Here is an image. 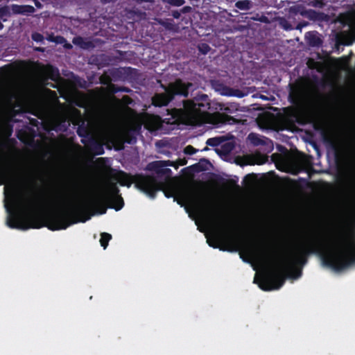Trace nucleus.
<instances>
[{
  "instance_id": "obj_1",
  "label": "nucleus",
  "mask_w": 355,
  "mask_h": 355,
  "mask_svg": "<svg viewBox=\"0 0 355 355\" xmlns=\"http://www.w3.org/2000/svg\"><path fill=\"white\" fill-rule=\"evenodd\" d=\"M341 244V237L335 238L330 243L320 236H311L261 277L260 288L265 291L277 290L284 285L289 273L296 271L300 276L311 254L319 256L324 266L336 271L345 269L355 263V247L349 243L343 248Z\"/></svg>"
},
{
  "instance_id": "obj_2",
  "label": "nucleus",
  "mask_w": 355,
  "mask_h": 355,
  "mask_svg": "<svg viewBox=\"0 0 355 355\" xmlns=\"http://www.w3.org/2000/svg\"><path fill=\"white\" fill-rule=\"evenodd\" d=\"M68 196L66 192H58L55 196L56 202H67L69 206L67 209L44 215L33 214L26 220L18 210L20 207V201L17 194L13 192L10 196L11 205L5 204L6 211L9 214L7 225L10 228L23 230L46 227L51 231H56L66 230L71 225L79 222L85 223L94 214H89L91 207L89 206L80 202H69Z\"/></svg>"
},
{
  "instance_id": "obj_3",
  "label": "nucleus",
  "mask_w": 355,
  "mask_h": 355,
  "mask_svg": "<svg viewBox=\"0 0 355 355\" xmlns=\"http://www.w3.org/2000/svg\"><path fill=\"white\" fill-rule=\"evenodd\" d=\"M174 199L181 206L187 205L205 212L219 223L225 222L223 216L214 204L210 196L193 186L180 188L176 191Z\"/></svg>"
},
{
  "instance_id": "obj_4",
  "label": "nucleus",
  "mask_w": 355,
  "mask_h": 355,
  "mask_svg": "<svg viewBox=\"0 0 355 355\" xmlns=\"http://www.w3.org/2000/svg\"><path fill=\"white\" fill-rule=\"evenodd\" d=\"M208 96L202 94L200 98L193 100H184L183 107L166 109L163 113L162 121L169 125L186 123L192 119L203 116L209 109V103L207 102Z\"/></svg>"
},
{
  "instance_id": "obj_5",
  "label": "nucleus",
  "mask_w": 355,
  "mask_h": 355,
  "mask_svg": "<svg viewBox=\"0 0 355 355\" xmlns=\"http://www.w3.org/2000/svg\"><path fill=\"white\" fill-rule=\"evenodd\" d=\"M119 192L116 183H107L92 202L91 207L101 215L105 214L107 208L121 210L124 206V201Z\"/></svg>"
},
{
  "instance_id": "obj_6",
  "label": "nucleus",
  "mask_w": 355,
  "mask_h": 355,
  "mask_svg": "<svg viewBox=\"0 0 355 355\" xmlns=\"http://www.w3.org/2000/svg\"><path fill=\"white\" fill-rule=\"evenodd\" d=\"M113 179L118 181L121 186L130 187L133 182L135 187L146 193L151 198H154L156 193L162 190L163 184L157 181V178L152 175H137L131 180L130 176L124 171H119L112 176Z\"/></svg>"
},
{
  "instance_id": "obj_7",
  "label": "nucleus",
  "mask_w": 355,
  "mask_h": 355,
  "mask_svg": "<svg viewBox=\"0 0 355 355\" xmlns=\"http://www.w3.org/2000/svg\"><path fill=\"white\" fill-rule=\"evenodd\" d=\"M190 83L186 84L182 80L178 79L168 86L162 85L164 89L163 93H157L152 97V104L155 107L166 106L175 96L187 97Z\"/></svg>"
},
{
  "instance_id": "obj_8",
  "label": "nucleus",
  "mask_w": 355,
  "mask_h": 355,
  "mask_svg": "<svg viewBox=\"0 0 355 355\" xmlns=\"http://www.w3.org/2000/svg\"><path fill=\"white\" fill-rule=\"evenodd\" d=\"M288 99L290 102L296 106L304 105L308 98L306 88L300 83L290 85Z\"/></svg>"
},
{
  "instance_id": "obj_9",
  "label": "nucleus",
  "mask_w": 355,
  "mask_h": 355,
  "mask_svg": "<svg viewBox=\"0 0 355 355\" xmlns=\"http://www.w3.org/2000/svg\"><path fill=\"white\" fill-rule=\"evenodd\" d=\"M168 166H173L171 161H155L149 163L147 169L154 171L157 176H168L171 173V170L166 168Z\"/></svg>"
},
{
  "instance_id": "obj_10",
  "label": "nucleus",
  "mask_w": 355,
  "mask_h": 355,
  "mask_svg": "<svg viewBox=\"0 0 355 355\" xmlns=\"http://www.w3.org/2000/svg\"><path fill=\"white\" fill-rule=\"evenodd\" d=\"M241 258L243 261L249 263L250 259H257L261 260H268L269 256L266 254H259L257 251L250 245H243V250L239 253Z\"/></svg>"
},
{
  "instance_id": "obj_11",
  "label": "nucleus",
  "mask_w": 355,
  "mask_h": 355,
  "mask_svg": "<svg viewBox=\"0 0 355 355\" xmlns=\"http://www.w3.org/2000/svg\"><path fill=\"white\" fill-rule=\"evenodd\" d=\"M69 126L67 116L64 114H58L53 120L51 129L56 132H66Z\"/></svg>"
},
{
  "instance_id": "obj_12",
  "label": "nucleus",
  "mask_w": 355,
  "mask_h": 355,
  "mask_svg": "<svg viewBox=\"0 0 355 355\" xmlns=\"http://www.w3.org/2000/svg\"><path fill=\"white\" fill-rule=\"evenodd\" d=\"M293 10L310 20L319 21L322 19L323 13L314 10H306L302 5L295 6Z\"/></svg>"
},
{
  "instance_id": "obj_13",
  "label": "nucleus",
  "mask_w": 355,
  "mask_h": 355,
  "mask_svg": "<svg viewBox=\"0 0 355 355\" xmlns=\"http://www.w3.org/2000/svg\"><path fill=\"white\" fill-rule=\"evenodd\" d=\"M13 172V165L10 162H7L0 168V180L2 181L0 184H3L10 180Z\"/></svg>"
},
{
  "instance_id": "obj_14",
  "label": "nucleus",
  "mask_w": 355,
  "mask_h": 355,
  "mask_svg": "<svg viewBox=\"0 0 355 355\" xmlns=\"http://www.w3.org/2000/svg\"><path fill=\"white\" fill-rule=\"evenodd\" d=\"M11 10L13 14L17 15H25V14H31L35 12V8L33 6L30 5H17L13 4L11 6Z\"/></svg>"
},
{
  "instance_id": "obj_15",
  "label": "nucleus",
  "mask_w": 355,
  "mask_h": 355,
  "mask_svg": "<svg viewBox=\"0 0 355 355\" xmlns=\"http://www.w3.org/2000/svg\"><path fill=\"white\" fill-rule=\"evenodd\" d=\"M305 37L307 44L312 47H319L322 44V40L317 32H308L306 33Z\"/></svg>"
},
{
  "instance_id": "obj_16",
  "label": "nucleus",
  "mask_w": 355,
  "mask_h": 355,
  "mask_svg": "<svg viewBox=\"0 0 355 355\" xmlns=\"http://www.w3.org/2000/svg\"><path fill=\"white\" fill-rule=\"evenodd\" d=\"M87 149L95 155H101L105 153L103 144L96 138L90 140V146Z\"/></svg>"
},
{
  "instance_id": "obj_17",
  "label": "nucleus",
  "mask_w": 355,
  "mask_h": 355,
  "mask_svg": "<svg viewBox=\"0 0 355 355\" xmlns=\"http://www.w3.org/2000/svg\"><path fill=\"white\" fill-rule=\"evenodd\" d=\"M254 3L251 0H239L235 3V7L242 11H248L253 8Z\"/></svg>"
},
{
  "instance_id": "obj_18",
  "label": "nucleus",
  "mask_w": 355,
  "mask_h": 355,
  "mask_svg": "<svg viewBox=\"0 0 355 355\" xmlns=\"http://www.w3.org/2000/svg\"><path fill=\"white\" fill-rule=\"evenodd\" d=\"M76 132L80 137H85L92 132V130L88 124H86L85 121H83L82 123L78 125Z\"/></svg>"
},
{
  "instance_id": "obj_19",
  "label": "nucleus",
  "mask_w": 355,
  "mask_h": 355,
  "mask_svg": "<svg viewBox=\"0 0 355 355\" xmlns=\"http://www.w3.org/2000/svg\"><path fill=\"white\" fill-rule=\"evenodd\" d=\"M73 44L78 45L83 49H87L91 46L90 42H85L81 37H75L73 40Z\"/></svg>"
},
{
  "instance_id": "obj_20",
  "label": "nucleus",
  "mask_w": 355,
  "mask_h": 355,
  "mask_svg": "<svg viewBox=\"0 0 355 355\" xmlns=\"http://www.w3.org/2000/svg\"><path fill=\"white\" fill-rule=\"evenodd\" d=\"M111 239H112L111 234L106 233V232H103L101 234V239H100V243H101V246L104 249H105L107 247L108 243Z\"/></svg>"
},
{
  "instance_id": "obj_21",
  "label": "nucleus",
  "mask_w": 355,
  "mask_h": 355,
  "mask_svg": "<svg viewBox=\"0 0 355 355\" xmlns=\"http://www.w3.org/2000/svg\"><path fill=\"white\" fill-rule=\"evenodd\" d=\"M300 1L315 8H321L324 5L322 0H300Z\"/></svg>"
},
{
  "instance_id": "obj_22",
  "label": "nucleus",
  "mask_w": 355,
  "mask_h": 355,
  "mask_svg": "<svg viewBox=\"0 0 355 355\" xmlns=\"http://www.w3.org/2000/svg\"><path fill=\"white\" fill-rule=\"evenodd\" d=\"M10 16V10L8 6H4L0 8V19L3 21H7V18Z\"/></svg>"
},
{
  "instance_id": "obj_23",
  "label": "nucleus",
  "mask_w": 355,
  "mask_h": 355,
  "mask_svg": "<svg viewBox=\"0 0 355 355\" xmlns=\"http://www.w3.org/2000/svg\"><path fill=\"white\" fill-rule=\"evenodd\" d=\"M297 118V114H296L295 112L293 110H291V111H289L288 112H287L284 117V121L286 122L291 123V124H294L295 120H296Z\"/></svg>"
},
{
  "instance_id": "obj_24",
  "label": "nucleus",
  "mask_w": 355,
  "mask_h": 355,
  "mask_svg": "<svg viewBox=\"0 0 355 355\" xmlns=\"http://www.w3.org/2000/svg\"><path fill=\"white\" fill-rule=\"evenodd\" d=\"M222 141L220 137H212L207 140L206 144L211 147H216L221 144Z\"/></svg>"
},
{
  "instance_id": "obj_25",
  "label": "nucleus",
  "mask_w": 355,
  "mask_h": 355,
  "mask_svg": "<svg viewBox=\"0 0 355 355\" xmlns=\"http://www.w3.org/2000/svg\"><path fill=\"white\" fill-rule=\"evenodd\" d=\"M129 13L134 16L137 17L140 19H145L146 17V13L145 12L135 8L130 10L129 11Z\"/></svg>"
},
{
  "instance_id": "obj_26",
  "label": "nucleus",
  "mask_w": 355,
  "mask_h": 355,
  "mask_svg": "<svg viewBox=\"0 0 355 355\" xmlns=\"http://www.w3.org/2000/svg\"><path fill=\"white\" fill-rule=\"evenodd\" d=\"M162 3H167L175 7H180L185 3L184 0H161Z\"/></svg>"
},
{
  "instance_id": "obj_27",
  "label": "nucleus",
  "mask_w": 355,
  "mask_h": 355,
  "mask_svg": "<svg viewBox=\"0 0 355 355\" xmlns=\"http://www.w3.org/2000/svg\"><path fill=\"white\" fill-rule=\"evenodd\" d=\"M198 49L203 55L207 54L211 50V47L207 43H200L198 45Z\"/></svg>"
},
{
  "instance_id": "obj_28",
  "label": "nucleus",
  "mask_w": 355,
  "mask_h": 355,
  "mask_svg": "<svg viewBox=\"0 0 355 355\" xmlns=\"http://www.w3.org/2000/svg\"><path fill=\"white\" fill-rule=\"evenodd\" d=\"M248 139L251 141V142L254 146H259V145L263 144V141H262L261 139H260L257 135H255L254 133H250L248 135Z\"/></svg>"
},
{
  "instance_id": "obj_29",
  "label": "nucleus",
  "mask_w": 355,
  "mask_h": 355,
  "mask_svg": "<svg viewBox=\"0 0 355 355\" xmlns=\"http://www.w3.org/2000/svg\"><path fill=\"white\" fill-rule=\"evenodd\" d=\"M110 89L113 94H116L119 92H129L130 89L125 87H118L115 85H111L110 86Z\"/></svg>"
},
{
  "instance_id": "obj_30",
  "label": "nucleus",
  "mask_w": 355,
  "mask_h": 355,
  "mask_svg": "<svg viewBox=\"0 0 355 355\" xmlns=\"http://www.w3.org/2000/svg\"><path fill=\"white\" fill-rule=\"evenodd\" d=\"M96 137L93 135L92 132L89 133L88 136L85 137H81V143L83 144L87 148L90 146V140L95 139Z\"/></svg>"
},
{
  "instance_id": "obj_31",
  "label": "nucleus",
  "mask_w": 355,
  "mask_h": 355,
  "mask_svg": "<svg viewBox=\"0 0 355 355\" xmlns=\"http://www.w3.org/2000/svg\"><path fill=\"white\" fill-rule=\"evenodd\" d=\"M31 38L36 42H42L44 41V36L40 33L35 32L32 33Z\"/></svg>"
},
{
  "instance_id": "obj_32",
  "label": "nucleus",
  "mask_w": 355,
  "mask_h": 355,
  "mask_svg": "<svg viewBox=\"0 0 355 355\" xmlns=\"http://www.w3.org/2000/svg\"><path fill=\"white\" fill-rule=\"evenodd\" d=\"M234 148V145L232 143H226L222 146V150L224 153H230Z\"/></svg>"
},
{
  "instance_id": "obj_33",
  "label": "nucleus",
  "mask_w": 355,
  "mask_h": 355,
  "mask_svg": "<svg viewBox=\"0 0 355 355\" xmlns=\"http://www.w3.org/2000/svg\"><path fill=\"white\" fill-rule=\"evenodd\" d=\"M353 42H345V41H342L339 39H338L336 40V45H335V48L337 49V51L339 52L340 51V46H343V45H347V46H349V45H351L352 44Z\"/></svg>"
},
{
  "instance_id": "obj_34",
  "label": "nucleus",
  "mask_w": 355,
  "mask_h": 355,
  "mask_svg": "<svg viewBox=\"0 0 355 355\" xmlns=\"http://www.w3.org/2000/svg\"><path fill=\"white\" fill-rule=\"evenodd\" d=\"M197 152V150L192 146L189 145L184 148V153L187 155H193Z\"/></svg>"
},
{
  "instance_id": "obj_35",
  "label": "nucleus",
  "mask_w": 355,
  "mask_h": 355,
  "mask_svg": "<svg viewBox=\"0 0 355 355\" xmlns=\"http://www.w3.org/2000/svg\"><path fill=\"white\" fill-rule=\"evenodd\" d=\"M225 90H228L229 92H225V93H223V94H225V95H228V96H239V97H241L242 95H239V94H235L234 92H239L238 90H234L232 89H230L229 87H225Z\"/></svg>"
},
{
  "instance_id": "obj_36",
  "label": "nucleus",
  "mask_w": 355,
  "mask_h": 355,
  "mask_svg": "<svg viewBox=\"0 0 355 355\" xmlns=\"http://www.w3.org/2000/svg\"><path fill=\"white\" fill-rule=\"evenodd\" d=\"M182 14L191 13L193 12V8L189 6H186L180 9Z\"/></svg>"
},
{
  "instance_id": "obj_37",
  "label": "nucleus",
  "mask_w": 355,
  "mask_h": 355,
  "mask_svg": "<svg viewBox=\"0 0 355 355\" xmlns=\"http://www.w3.org/2000/svg\"><path fill=\"white\" fill-rule=\"evenodd\" d=\"M181 11L180 10H172L171 11V15L174 18V19H178L180 18L181 17Z\"/></svg>"
},
{
  "instance_id": "obj_38",
  "label": "nucleus",
  "mask_w": 355,
  "mask_h": 355,
  "mask_svg": "<svg viewBox=\"0 0 355 355\" xmlns=\"http://www.w3.org/2000/svg\"><path fill=\"white\" fill-rule=\"evenodd\" d=\"M49 40L50 41H53V42L62 43V42L63 40H64V38L63 37H62V36H57L55 38H53V37H50V38Z\"/></svg>"
},
{
  "instance_id": "obj_39",
  "label": "nucleus",
  "mask_w": 355,
  "mask_h": 355,
  "mask_svg": "<svg viewBox=\"0 0 355 355\" xmlns=\"http://www.w3.org/2000/svg\"><path fill=\"white\" fill-rule=\"evenodd\" d=\"M191 167L196 170L197 172H200L204 170V168L200 166L199 163L195 164L191 166Z\"/></svg>"
},
{
  "instance_id": "obj_40",
  "label": "nucleus",
  "mask_w": 355,
  "mask_h": 355,
  "mask_svg": "<svg viewBox=\"0 0 355 355\" xmlns=\"http://www.w3.org/2000/svg\"><path fill=\"white\" fill-rule=\"evenodd\" d=\"M133 1L137 4H141L142 3H155V0H133Z\"/></svg>"
},
{
  "instance_id": "obj_41",
  "label": "nucleus",
  "mask_w": 355,
  "mask_h": 355,
  "mask_svg": "<svg viewBox=\"0 0 355 355\" xmlns=\"http://www.w3.org/2000/svg\"><path fill=\"white\" fill-rule=\"evenodd\" d=\"M338 61L339 62H342V64H343V65H345V64H347V63L348 62V61H349V58H347V57H345V56H344V57H342V58H339V59L338 60Z\"/></svg>"
},
{
  "instance_id": "obj_42",
  "label": "nucleus",
  "mask_w": 355,
  "mask_h": 355,
  "mask_svg": "<svg viewBox=\"0 0 355 355\" xmlns=\"http://www.w3.org/2000/svg\"><path fill=\"white\" fill-rule=\"evenodd\" d=\"M193 7H199L200 3V0H189Z\"/></svg>"
},
{
  "instance_id": "obj_43",
  "label": "nucleus",
  "mask_w": 355,
  "mask_h": 355,
  "mask_svg": "<svg viewBox=\"0 0 355 355\" xmlns=\"http://www.w3.org/2000/svg\"><path fill=\"white\" fill-rule=\"evenodd\" d=\"M30 123L33 126L37 127V125L39 124V121L35 119H30Z\"/></svg>"
},
{
  "instance_id": "obj_44",
  "label": "nucleus",
  "mask_w": 355,
  "mask_h": 355,
  "mask_svg": "<svg viewBox=\"0 0 355 355\" xmlns=\"http://www.w3.org/2000/svg\"><path fill=\"white\" fill-rule=\"evenodd\" d=\"M117 0H101V2L103 4H107V3L115 2Z\"/></svg>"
},
{
  "instance_id": "obj_45",
  "label": "nucleus",
  "mask_w": 355,
  "mask_h": 355,
  "mask_svg": "<svg viewBox=\"0 0 355 355\" xmlns=\"http://www.w3.org/2000/svg\"><path fill=\"white\" fill-rule=\"evenodd\" d=\"M123 100L124 102H125L127 103H130L132 101L131 98L128 96H123Z\"/></svg>"
},
{
  "instance_id": "obj_46",
  "label": "nucleus",
  "mask_w": 355,
  "mask_h": 355,
  "mask_svg": "<svg viewBox=\"0 0 355 355\" xmlns=\"http://www.w3.org/2000/svg\"><path fill=\"white\" fill-rule=\"evenodd\" d=\"M164 192L166 197H167V198H171L173 196L172 191H164Z\"/></svg>"
},
{
  "instance_id": "obj_47",
  "label": "nucleus",
  "mask_w": 355,
  "mask_h": 355,
  "mask_svg": "<svg viewBox=\"0 0 355 355\" xmlns=\"http://www.w3.org/2000/svg\"><path fill=\"white\" fill-rule=\"evenodd\" d=\"M220 250H226V248H220ZM227 250H228L230 252H236L238 250V248H231L227 249Z\"/></svg>"
},
{
  "instance_id": "obj_48",
  "label": "nucleus",
  "mask_w": 355,
  "mask_h": 355,
  "mask_svg": "<svg viewBox=\"0 0 355 355\" xmlns=\"http://www.w3.org/2000/svg\"><path fill=\"white\" fill-rule=\"evenodd\" d=\"M259 21L266 23L268 21V19L266 16H261V17L259 19Z\"/></svg>"
},
{
  "instance_id": "obj_49",
  "label": "nucleus",
  "mask_w": 355,
  "mask_h": 355,
  "mask_svg": "<svg viewBox=\"0 0 355 355\" xmlns=\"http://www.w3.org/2000/svg\"><path fill=\"white\" fill-rule=\"evenodd\" d=\"M205 2H209V3H216L218 0H203Z\"/></svg>"
},
{
  "instance_id": "obj_50",
  "label": "nucleus",
  "mask_w": 355,
  "mask_h": 355,
  "mask_svg": "<svg viewBox=\"0 0 355 355\" xmlns=\"http://www.w3.org/2000/svg\"><path fill=\"white\" fill-rule=\"evenodd\" d=\"M35 203H33V201L30 202V203H29V207H30L31 208H33V207H35Z\"/></svg>"
},
{
  "instance_id": "obj_51",
  "label": "nucleus",
  "mask_w": 355,
  "mask_h": 355,
  "mask_svg": "<svg viewBox=\"0 0 355 355\" xmlns=\"http://www.w3.org/2000/svg\"><path fill=\"white\" fill-rule=\"evenodd\" d=\"M35 50L37 51H40V52H43L44 51V49L42 48V47H38Z\"/></svg>"
},
{
  "instance_id": "obj_52",
  "label": "nucleus",
  "mask_w": 355,
  "mask_h": 355,
  "mask_svg": "<svg viewBox=\"0 0 355 355\" xmlns=\"http://www.w3.org/2000/svg\"><path fill=\"white\" fill-rule=\"evenodd\" d=\"M207 242L209 243V245L212 246L214 248H217V245L211 244V242L209 241V240H207Z\"/></svg>"
},
{
  "instance_id": "obj_53",
  "label": "nucleus",
  "mask_w": 355,
  "mask_h": 355,
  "mask_svg": "<svg viewBox=\"0 0 355 355\" xmlns=\"http://www.w3.org/2000/svg\"><path fill=\"white\" fill-rule=\"evenodd\" d=\"M252 175H254V174H248L245 176V179H248V178H251Z\"/></svg>"
},
{
  "instance_id": "obj_54",
  "label": "nucleus",
  "mask_w": 355,
  "mask_h": 355,
  "mask_svg": "<svg viewBox=\"0 0 355 355\" xmlns=\"http://www.w3.org/2000/svg\"><path fill=\"white\" fill-rule=\"evenodd\" d=\"M3 28V24L0 21V31Z\"/></svg>"
},
{
  "instance_id": "obj_55",
  "label": "nucleus",
  "mask_w": 355,
  "mask_h": 355,
  "mask_svg": "<svg viewBox=\"0 0 355 355\" xmlns=\"http://www.w3.org/2000/svg\"><path fill=\"white\" fill-rule=\"evenodd\" d=\"M353 138H354V140L355 141V127H354V132H353Z\"/></svg>"
},
{
  "instance_id": "obj_56",
  "label": "nucleus",
  "mask_w": 355,
  "mask_h": 355,
  "mask_svg": "<svg viewBox=\"0 0 355 355\" xmlns=\"http://www.w3.org/2000/svg\"><path fill=\"white\" fill-rule=\"evenodd\" d=\"M59 76V73H58V71L56 70V76Z\"/></svg>"
},
{
  "instance_id": "obj_57",
  "label": "nucleus",
  "mask_w": 355,
  "mask_h": 355,
  "mask_svg": "<svg viewBox=\"0 0 355 355\" xmlns=\"http://www.w3.org/2000/svg\"><path fill=\"white\" fill-rule=\"evenodd\" d=\"M200 161L208 162L206 159H200Z\"/></svg>"
},
{
  "instance_id": "obj_58",
  "label": "nucleus",
  "mask_w": 355,
  "mask_h": 355,
  "mask_svg": "<svg viewBox=\"0 0 355 355\" xmlns=\"http://www.w3.org/2000/svg\"><path fill=\"white\" fill-rule=\"evenodd\" d=\"M208 150V148H207V147H205V148L203 149V150Z\"/></svg>"
},
{
  "instance_id": "obj_59",
  "label": "nucleus",
  "mask_w": 355,
  "mask_h": 355,
  "mask_svg": "<svg viewBox=\"0 0 355 355\" xmlns=\"http://www.w3.org/2000/svg\"><path fill=\"white\" fill-rule=\"evenodd\" d=\"M39 4H40L39 3H35V6H36L37 7H38V6H39Z\"/></svg>"
},
{
  "instance_id": "obj_60",
  "label": "nucleus",
  "mask_w": 355,
  "mask_h": 355,
  "mask_svg": "<svg viewBox=\"0 0 355 355\" xmlns=\"http://www.w3.org/2000/svg\"><path fill=\"white\" fill-rule=\"evenodd\" d=\"M312 62H313V63H314V64H317L316 62H315V61H314V60H312Z\"/></svg>"
},
{
  "instance_id": "obj_61",
  "label": "nucleus",
  "mask_w": 355,
  "mask_h": 355,
  "mask_svg": "<svg viewBox=\"0 0 355 355\" xmlns=\"http://www.w3.org/2000/svg\"><path fill=\"white\" fill-rule=\"evenodd\" d=\"M312 62H313V63H314V64H317L316 62H315V61H314V60H312Z\"/></svg>"
},
{
  "instance_id": "obj_62",
  "label": "nucleus",
  "mask_w": 355,
  "mask_h": 355,
  "mask_svg": "<svg viewBox=\"0 0 355 355\" xmlns=\"http://www.w3.org/2000/svg\"><path fill=\"white\" fill-rule=\"evenodd\" d=\"M312 62H313V63H314V64H317L316 62H315V61H314V60H312Z\"/></svg>"
},
{
  "instance_id": "obj_63",
  "label": "nucleus",
  "mask_w": 355,
  "mask_h": 355,
  "mask_svg": "<svg viewBox=\"0 0 355 355\" xmlns=\"http://www.w3.org/2000/svg\"><path fill=\"white\" fill-rule=\"evenodd\" d=\"M110 172H112L114 170L112 168H110Z\"/></svg>"
}]
</instances>
